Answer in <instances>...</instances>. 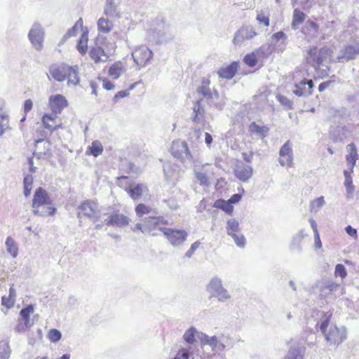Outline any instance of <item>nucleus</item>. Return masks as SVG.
I'll return each instance as SVG.
<instances>
[{
  "label": "nucleus",
  "instance_id": "45",
  "mask_svg": "<svg viewBox=\"0 0 359 359\" xmlns=\"http://www.w3.org/2000/svg\"><path fill=\"white\" fill-rule=\"evenodd\" d=\"M43 143L44 144V151H34V156H36L38 158H41L43 156L46 154V151L49 150L50 143L48 141H46L44 138H41L35 141V147L36 149H38L39 144Z\"/></svg>",
  "mask_w": 359,
  "mask_h": 359
},
{
  "label": "nucleus",
  "instance_id": "30",
  "mask_svg": "<svg viewBox=\"0 0 359 359\" xmlns=\"http://www.w3.org/2000/svg\"><path fill=\"white\" fill-rule=\"evenodd\" d=\"M201 333L202 332L198 331L194 327H191L184 332L183 339L187 343L193 344L198 339V334Z\"/></svg>",
  "mask_w": 359,
  "mask_h": 359
},
{
  "label": "nucleus",
  "instance_id": "51",
  "mask_svg": "<svg viewBox=\"0 0 359 359\" xmlns=\"http://www.w3.org/2000/svg\"><path fill=\"white\" fill-rule=\"evenodd\" d=\"M229 236L231 237H232V238L233 239L234 242L236 243V244L238 247L243 248V247L245 246V238L244 236L242 233H241L239 232V233H233V234H231Z\"/></svg>",
  "mask_w": 359,
  "mask_h": 359
},
{
  "label": "nucleus",
  "instance_id": "33",
  "mask_svg": "<svg viewBox=\"0 0 359 359\" xmlns=\"http://www.w3.org/2000/svg\"><path fill=\"white\" fill-rule=\"evenodd\" d=\"M305 18V13L301 11L298 8H294L292 15V28L294 30L297 29L298 26L304 21Z\"/></svg>",
  "mask_w": 359,
  "mask_h": 359
},
{
  "label": "nucleus",
  "instance_id": "5",
  "mask_svg": "<svg viewBox=\"0 0 359 359\" xmlns=\"http://www.w3.org/2000/svg\"><path fill=\"white\" fill-rule=\"evenodd\" d=\"M207 290L210 294V298L217 297L219 302H225L231 298L228 291L223 287L222 280L218 277H213L208 285Z\"/></svg>",
  "mask_w": 359,
  "mask_h": 359
},
{
  "label": "nucleus",
  "instance_id": "4",
  "mask_svg": "<svg viewBox=\"0 0 359 359\" xmlns=\"http://www.w3.org/2000/svg\"><path fill=\"white\" fill-rule=\"evenodd\" d=\"M158 230L163 233L169 243L175 248L182 245L188 237V233L184 229L159 226Z\"/></svg>",
  "mask_w": 359,
  "mask_h": 359
},
{
  "label": "nucleus",
  "instance_id": "22",
  "mask_svg": "<svg viewBox=\"0 0 359 359\" xmlns=\"http://www.w3.org/2000/svg\"><path fill=\"white\" fill-rule=\"evenodd\" d=\"M210 80L203 78L202 80V83L200 87L198 88V93L203 95V96L207 100H210L213 97V95L217 99L219 97V93L217 90H215L214 94H212L211 89L209 87Z\"/></svg>",
  "mask_w": 359,
  "mask_h": 359
},
{
  "label": "nucleus",
  "instance_id": "47",
  "mask_svg": "<svg viewBox=\"0 0 359 359\" xmlns=\"http://www.w3.org/2000/svg\"><path fill=\"white\" fill-rule=\"evenodd\" d=\"M162 203L166 204L172 210H177L180 208L179 201L175 197L164 198L162 200Z\"/></svg>",
  "mask_w": 359,
  "mask_h": 359
},
{
  "label": "nucleus",
  "instance_id": "3",
  "mask_svg": "<svg viewBox=\"0 0 359 359\" xmlns=\"http://www.w3.org/2000/svg\"><path fill=\"white\" fill-rule=\"evenodd\" d=\"M332 50L327 47H323L319 50L316 47H312L307 51L306 62L315 68H318L323 65L331 56Z\"/></svg>",
  "mask_w": 359,
  "mask_h": 359
},
{
  "label": "nucleus",
  "instance_id": "6",
  "mask_svg": "<svg viewBox=\"0 0 359 359\" xmlns=\"http://www.w3.org/2000/svg\"><path fill=\"white\" fill-rule=\"evenodd\" d=\"M28 39L32 46L38 51L41 50L43 47L45 31L42 25L35 22L28 33Z\"/></svg>",
  "mask_w": 359,
  "mask_h": 359
},
{
  "label": "nucleus",
  "instance_id": "39",
  "mask_svg": "<svg viewBox=\"0 0 359 359\" xmlns=\"http://www.w3.org/2000/svg\"><path fill=\"white\" fill-rule=\"evenodd\" d=\"M249 129L251 133L260 135L263 137L266 135L269 130V128L267 126H259L256 124L255 122H252L250 124Z\"/></svg>",
  "mask_w": 359,
  "mask_h": 359
},
{
  "label": "nucleus",
  "instance_id": "52",
  "mask_svg": "<svg viewBox=\"0 0 359 359\" xmlns=\"http://www.w3.org/2000/svg\"><path fill=\"white\" fill-rule=\"evenodd\" d=\"M32 313H34V306L29 304L21 309L20 311V315L22 318V320H25V319L29 318V316Z\"/></svg>",
  "mask_w": 359,
  "mask_h": 359
},
{
  "label": "nucleus",
  "instance_id": "55",
  "mask_svg": "<svg viewBox=\"0 0 359 359\" xmlns=\"http://www.w3.org/2000/svg\"><path fill=\"white\" fill-rule=\"evenodd\" d=\"M62 337L61 332L56 329H51L48 332V338L52 342L58 341Z\"/></svg>",
  "mask_w": 359,
  "mask_h": 359
},
{
  "label": "nucleus",
  "instance_id": "10",
  "mask_svg": "<svg viewBox=\"0 0 359 359\" xmlns=\"http://www.w3.org/2000/svg\"><path fill=\"white\" fill-rule=\"evenodd\" d=\"M269 54V46H262L259 48L247 54L243 58V62L248 66L254 67L257 64L258 60L260 58L267 57Z\"/></svg>",
  "mask_w": 359,
  "mask_h": 359
},
{
  "label": "nucleus",
  "instance_id": "24",
  "mask_svg": "<svg viewBox=\"0 0 359 359\" xmlns=\"http://www.w3.org/2000/svg\"><path fill=\"white\" fill-rule=\"evenodd\" d=\"M89 55L95 63L106 62L109 57L104 49L100 46L92 47L90 50Z\"/></svg>",
  "mask_w": 359,
  "mask_h": 359
},
{
  "label": "nucleus",
  "instance_id": "49",
  "mask_svg": "<svg viewBox=\"0 0 359 359\" xmlns=\"http://www.w3.org/2000/svg\"><path fill=\"white\" fill-rule=\"evenodd\" d=\"M133 231H136L137 230L141 231L143 233H149L151 231V227L150 226L148 219L144 222V224L137 223L135 225L133 228H132Z\"/></svg>",
  "mask_w": 359,
  "mask_h": 359
},
{
  "label": "nucleus",
  "instance_id": "40",
  "mask_svg": "<svg viewBox=\"0 0 359 359\" xmlns=\"http://www.w3.org/2000/svg\"><path fill=\"white\" fill-rule=\"evenodd\" d=\"M151 230L158 229L161 225H168L169 224L167 219H165L163 217H150L148 218Z\"/></svg>",
  "mask_w": 359,
  "mask_h": 359
},
{
  "label": "nucleus",
  "instance_id": "16",
  "mask_svg": "<svg viewBox=\"0 0 359 359\" xmlns=\"http://www.w3.org/2000/svg\"><path fill=\"white\" fill-rule=\"evenodd\" d=\"M78 209L80 210L78 217L82 214L84 217L93 219L97 211V204L93 201L86 200L79 206Z\"/></svg>",
  "mask_w": 359,
  "mask_h": 359
},
{
  "label": "nucleus",
  "instance_id": "48",
  "mask_svg": "<svg viewBox=\"0 0 359 359\" xmlns=\"http://www.w3.org/2000/svg\"><path fill=\"white\" fill-rule=\"evenodd\" d=\"M344 186L346 189V197L348 198H351L355 190V187L353 184L351 177H346V179H345L344 181Z\"/></svg>",
  "mask_w": 359,
  "mask_h": 359
},
{
  "label": "nucleus",
  "instance_id": "53",
  "mask_svg": "<svg viewBox=\"0 0 359 359\" xmlns=\"http://www.w3.org/2000/svg\"><path fill=\"white\" fill-rule=\"evenodd\" d=\"M277 100L278 102L284 106L287 109H292L293 103L292 102L288 99L287 97L282 95H278L276 96Z\"/></svg>",
  "mask_w": 359,
  "mask_h": 359
},
{
  "label": "nucleus",
  "instance_id": "14",
  "mask_svg": "<svg viewBox=\"0 0 359 359\" xmlns=\"http://www.w3.org/2000/svg\"><path fill=\"white\" fill-rule=\"evenodd\" d=\"M279 163L282 166L291 167L293 161V154L292 149V144L287 140L280 149L279 151Z\"/></svg>",
  "mask_w": 359,
  "mask_h": 359
},
{
  "label": "nucleus",
  "instance_id": "18",
  "mask_svg": "<svg viewBox=\"0 0 359 359\" xmlns=\"http://www.w3.org/2000/svg\"><path fill=\"white\" fill-rule=\"evenodd\" d=\"M130 219L123 214L114 213L104 219L107 226L123 227L129 224Z\"/></svg>",
  "mask_w": 359,
  "mask_h": 359
},
{
  "label": "nucleus",
  "instance_id": "32",
  "mask_svg": "<svg viewBox=\"0 0 359 359\" xmlns=\"http://www.w3.org/2000/svg\"><path fill=\"white\" fill-rule=\"evenodd\" d=\"M306 236L304 230L299 231L294 237L291 243V249L297 252H302L301 242Z\"/></svg>",
  "mask_w": 359,
  "mask_h": 359
},
{
  "label": "nucleus",
  "instance_id": "20",
  "mask_svg": "<svg viewBox=\"0 0 359 359\" xmlns=\"http://www.w3.org/2000/svg\"><path fill=\"white\" fill-rule=\"evenodd\" d=\"M238 67V62L233 61L229 65L219 68L217 71V74L222 79H231L236 75Z\"/></svg>",
  "mask_w": 359,
  "mask_h": 359
},
{
  "label": "nucleus",
  "instance_id": "57",
  "mask_svg": "<svg viewBox=\"0 0 359 359\" xmlns=\"http://www.w3.org/2000/svg\"><path fill=\"white\" fill-rule=\"evenodd\" d=\"M201 100H198L194 102L193 106V114H205V109L201 104Z\"/></svg>",
  "mask_w": 359,
  "mask_h": 359
},
{
  "label": "nucleus",
  "instance_id": "63",
  "mask_svg": "<svg viewBox=\"0 0 359 359\" xmlns=\"http://www.w3.org/2000/svg\"><path fill=\"white\" fill-rule=\"evenodd\" d=\"M1 304L3 306H6L7 309H11L14 306L15 299L11 297H6V296L2 297Z\"/></svg>",
  "mask_w": 359,
  "mask_h": 359
},
{
  "label": "nucleus",
  "instance_id": "8",
  "mask_svg": "<svg viewBox=\"0 0 359 359\" xmlns=\"http://www.w3.org/2000/svg\"><path fill=\"white\" fill-rule=\"evenodd\" d=\"M323 335L330 345H339L346 339V330L339 329L336 325H331L329 331Z\"/></svg>",
  "mask_w": 359,
  "mask_h": 359
},
{
  "label": "nucleus",
  "instance_id": "43",
  "mask_svg": "<svg viewBox=\"0 0 359 359\" xmlns=\"http://www.w3.org/2000/svg\"><path fill=\"white\" fill-rule=\"evenodd\" d=\"M87 42L88 34L87 33H83L76 45V48L81 55H84L87 52Z\"/></svg>",
  "mask_w": 359,
  "mask_h": 359
},
{
  "label": "nucleus",
  "instance_id": "38",
  "mask_svg": "<svg viewBox=\"0 0 359 359\" xmlns=\"http://www.w3.org/2000/svg\"><path fill=\"white\" fill-rule=\"evenodd\" d=\"M240 224L238 221L234 218L229 219L226 222V232L228 235L239 233Z\"/></svg>",
  "mask_w": 359,
  "mask_h": 359
},
{
  "label": "nucleus",
  "instance_id": "15",
  "mask_svg": "<svg viewBox=\"0 0 359 359\" xmlns=\"http://www.w3.org/2000/svg\"><path fill=\"white\" fill-rule=\"evenodd\" d=\"M313 82L311 79H303L299 82H295L293 93L298 97H306L312 93Z\"/></svg>",
  "mask_w": 359,
  "mask_h": 359
},
{
  "label": "nucleus",
  "instance_id": "64",
  "mask_svg": "<svg viewBox=\"0 0 359 359\" xmlns=\"http://www.w3.org/2000/svg\"><path fill=\"white\" fill-rule=\"evenodd\" d=\"M190 353L187 349L182 348L178 351L175 359H189Z\"/></svg>",
  "mask_w": 359,
  "mask_h": 359
},
{
  "label": "nucleus",
  "instance_id": "62",
  "mask_svg": "<svg viewBox=\"0 0 359 359\" xmlns=\"http://www.w3.org/2000/svg\"><path fill=\"white\" fill-rule=\"evenodd\" d=\"M201 245V242L198 241H196L194 242L190 247V248L186 252L185 257H191L194 252L198 248V247Z\"/></svg>",
  "mask_w": 359,
  "mask_h": 359
},
{
  "label": "nucleus",
  "instance_id": "27",
  "mask_svg": "<svg viewBox=\"0 0 359 359\" xmlns=\"http://www.w3.org/2000/svg\"><path fill=\"white\" fill-rule=\"evenodd\" d=\"M349 148V154L346 155V160L347 164L350 167L351 172H353V168L355 165V162L358 158L356 147L353 143H351L347 146Z\"/></svg>",
  "mask_w": 359,
  "mask_h": 359
},
{
  "label": "nucleus",
  "instance_id": "29",
  "mask_svg": "<svg viewBox=\"0 0 359 359\" xmlns=\"http://www.w3.org/2000/svg\"><path fill=\"white\" fill-rule=\"evenodd\" d=\"M104 13L110 18H118L121 17L119 12L117 11L116 5L114 0H107L106 5L104 9Z\"/></svg>",
  "mask_w": 359,
  "mask_h": 359
},
{
  "label": "nucleus",
  "instance_id": "37",
  "mask_svg": "<svg viewBox=\"0 0 359 359\" xmlns=\"http://www.w3.org/2000/svg\"><path fill=\"white\" fill-rule=\"evenodd\" d=\"M123 72V64L121 62H114L109 69V74L113 79H118Z\"/></svg>",
  "mask_w": 359,
  "mask_h": 359
},
{
  "label": "nucleus",
  "instance_id": "1",
  "mask_svg": "<svg viewBox=\"0 0 359 359\" xmlns=\"http://www.w3.org/2000/svg\"><path fill=\"white\" fill-rule=\"evenodd\" d=\"M32 207L33 214L39 217L54 215L57 211L50 194L42 187H38L35 190Z\"/></svg>",
  "mask_w": 359,
  "mask_h": 359
},
{
  "label": "nucleus",
  "instance_id": "61",
  "mask_svg": "<svg viewBox=\"0 0 359 359\" xmlns=\"http://www.w3.org/2000/svg\"><path fill=\"white\" fill-rule=\"evenodd\" d=\"M191 119L195 125H204L205 114H193Z\"/></svg>",
  "mask_w": 359,
  "mask_h": 359
},
{
  "label": "nucleus",
  "instance_id": "21",
  "mask_svg": "<svg viewBox=\"0 0 359 359\" xmlns=\"http://www.w3.org/2000/svg\"><path fill=\"white\" fill-rule=\"evenodd\" d=\"M305 352V347L294 343L292 344L283 359H303Z\"/></svg>",
  "mask_w": 359,
  "mask_h": 359
},
{
  "label": "nucleus",
  "instance_id": "13",
  "mask_svg": "<svg viewBox=\"0 0 359 359\" xmlns=\"http://www.w3.org/2000/svg\"><path fill=\"white\" fill-rule=\"evenodd\" d=\"M69 69V65L65 63L60 65L53 64L49 67V74L54 80L62 82L67 79V74Z\"/></svg>",
  "mask_w": 359,
  "mask_h": 359
},
{
  "label": "nucleus",
  "instance_id": "36",
  "mask_svg": "<svg viewBox=\"0 0 359 359\" xmlns=\"http://www.w3.org/2000/svg\"><path fill=\"white\" fill-rule=\"evenodd\" d=\"M214 207L222 210L228 215L232 214L233 210V207L229 201L223 199L217 200L214 203Z\"/></svg>",
  "mask_w": 359,
  "mask_h": 359
},
{
  "label": "nucleus",
  "instance_id": "23",
  "mask_svg": "<svg viewBox=\"0 0 359 359\" xmlns=\"http://www.w3.org/2000/svg\"><path fill=\"white\" fill-rule=\"evenodd\" d=\"M235 175L240 180L246 182L252 175V168L250 165L242 164L237 166V168L235 170Z\"/></svg>",
  "mask_w": 359,
  "mask_h": 359
},
{
  "label": "nucleus",
  "instance_id": "7",
  "mask_svg": "<svg viewBox=\"0 0 359 359\" xmlns=\"http://www.w3.org/2000/svg\"><path fill=\"white\" fill-rule=\"evenodd\" d=\"M132 56L137 65L143 67L150 62L153 53L148 47L142 46L133 51Z\"/></svg>",
  "mask_w": 359,
  "mask_h": 359
},
{
  "label": "nucleus",
  "instance_id": "35",
  "mask_svg": "<svg viewBox=\"0 0 359 359\" xmlns=\"http://www.w3.org/2000/svg\"><path fill=\"white\" fill-rule=\"evenodd\" d=\"M7 252L14 258L18 255V247L15 240L11 236L7 237L6 241Z\"/></svg>",
  "mask_w": 359,
  "mask_h": 359
},
{
  "label": "nucleus",
  "instance_id": "59",
  "mask_svg": "<svg viewBox=\"0 0 359 359\" xmlns=\"http://www.w3.org/2000/svg\"><path fill=\"white\" fill-rule=\"evenodd\" d=\"M196 177L197 180L199 182L201 185H207L208 183V180L207 175L204 172H196L195 173Z\"/></svg>",
  "mask_w": 359,
  "mask_h": 359
},
{
  "label": "nucleus",
  "instance_id": "19",
  "mask_svg": "<svg viewBox=\"0 0 359 359\" xmlns=\"http://www.w3.org/2000/svg\"><path fill=\"white\" fill-rule=\"evenodd\" d=\"M302 32L308 41L317 39L319 34V25L314 21L308 20L302 27Z\"/></svg>",
  "mask_w": 359,
  "mask_h": 359
},
{
  "label": "nucleus",
  "instance_id": "17",
  "mask_svg": "<svg viewBox=\"0 0 359 359\" xmlns=\"http://www.w3.org/2000/svg\"><path fill=\"white\" fill-rule=\"evenodd\" d=\"M287 39V35L283 31L273 34L271 36L270 44L268 45L269 46V53H271V46H274L278 51H283L285 48Z\"/></svg>",
  "mask_w": 359,
  "mask_h": 359
},
{
  "label": "nucleus",
  "instance_id": "56",
  "mask_svg": "<svg viewBox=\"0 0 359 359\" xmlns=\"http://www.w3.org/2000/svg\"><path fill=\"white\" fill-rule=\"evenodd\" d=\"M334 275L336 276H339L341 278H346L347 276V271L345 266L341 264H337L335 266Z\"/></svg>",
  "mask_w": 359,
  "mask_h": 359
},
{
  "label": "nucleus",
  "instance_id": "2",
  "mask_svg": "<svg viewBox=\"0 0 359 359\" xmlns=\"http://www.w3.org/2000/svg\"><path fill=\"white\" fill-rule=\"evenodd\" d=\"M48 104L52 114H45L42 117V123L44 127L50 131V133L59 128V125H50L49 121H55L57 115L67 107L68 102L65 96L60 94L53 95L49 97Z\"/></svg>",
  "mask_w": 359,
  "mask_h": 359
},
{
  "label": "nucleus",
  "instance_id": "42",
  "mask_svg": "<svg viewBox=\"0 0 359 359\" xmlns=\"http://www.w3.org/2000/svg\"><path fill=\"white\" fill-rule=\"evenodd\" d=\"M174 167H175V165L170 163H166L163 165L165 177L168 181L172 182L176 180Z\"/></svg>",
  "mask_w": 359,
  "mask_h": 359
},
{
  "label": "nucleus",
  "instance_id": "60",
  "mask_svg": "<svg viewBox=\"0 0 359 359\" xmlns=\"http://www.w3.org/2000/svg\"><path fill=\"white\" fill-rule=\"evenodd\" d=\"M126 171L128 173H135L138 174L141 172V170L139 167L136 166L134 163L129 162L126 165Z\"/></svg>",
  "mask_w": 359,
  "mask_h": 359
},
{
  "label": "nucleus",
  "instance_id": "9",
  "mask_svg": "<svg viewBox=\"0 0 359 359\" xmlns=\"http://www.w3.org/2000/svg\"><path fill=\"white\" fill-rule=\"evenodd\" d=\"M359 55V43L348 44L341 48L337 55L339 62L344 63L354 60Z\"/></svg>",
  "mask_w": 359,
  "mask_h": 359
},
{
  "label": "nucleus",
  "instance_id": "12",
  "mask_svg": "<svg viewBox=\"0 0 359 359\" xmlns=\"http://www.w3.org/2000/svg\"><path fill=\"white\" fill-rule=\"evenodd\" d=\"M257 35L255 29L250 26H243L236 32L233 42L235 45H241L245 40H250Z\"/></svg>",
  "mask_w": 359,
  "mask_h": 359
},
{
  "label": "nucleus",
  "instance_id": "54",
  "mask_svg": "<svg viewBox=\"0 0 359 359\" xmlns=\"http://www.w3.org/2000/svg\"><path fill=\"white\" fill-rule=\"evenodd\" d=\"M135 212L137 216L142 217L144 214L149 213L151 212V208L144 203H140L136 206Z\"/></svg>",
  "mask_w": 359,
  "mask_h": 359
},
{
  "label": "nucleus",
  "instance_id": "28",
  "mask_svg": "<svg viewBox=\"0 0 359 359\" xmlns=\"http://www.w3.org/2000/svg\"><path fill=\"white\" fill-rule=\"evenodd\" d=\"M198 340L201 341L202 346L209 345L212 350H215L219 344L218 339L215 336L209 337L203 332L198 334Z\"/></svg>",
  "mask_w": 359,
  "mask_h": 359
},
{
  "label": "nucleus",
  "instance_id": "41",
  "mask_svg": "<svg viewBox=\"0 0 359 359\" xmlns=\"http://www.w3.org/2000/svg\"><path fill=\"white\" fill-rule=\"evenodd\" d=\"M321 316V323L319 325V329L320 332L325 334L327 332V327L330 325L332 313L322 312Z\"/></svg>",
  "mask_w": 359,
  "mask_h": 359
},
{
  "label": "nucleus",
  "instance_id": "50",
  "mask_svg": "<svg viewBox=\"0 0 359 359\" xmlns=\"http://www.w3.org/2000/svg\"><path fill=\"white\" fill-rule=\"evenodd\" d=\"M291 3L293 7L296 5H299L303 10L308 12L311 8V0H291Z\"/></svg>",
  "mask_w": 359,
  "mask_h": 359
},
{
  "label": "nucleus",
  "instance_id": "31",
  "mask_svg": "<svg viewBox=\"0 0 359 359\" xmlns=\"http://www.w3.org/2000/svg\"><path fill=\"white\" fill-rule=\"evenodd\" d=\"M67 79L68 85L76 86L79 83V68L76 65L69 66V69L67 74Z\"/></svg>",
  "mask_w": 359,
  "mask_h": 359
},
{
  "label": "nucleus",
  "instance_id": "46",
  "mask_svg": "<svg viewBox=\"0 0 359 359\" xmlns=\"http://www.w3.org/2000/svg\"><path fill=\"white\" fill-rule=\"evenodd\" d=\"M11 352L8 342L6 340L0 341V359H8Z\"/></svg>",
  "mask_w": 359,
  "mask_h": 359
},
{
  "label": "nucleus",
  "instance_id": "58",
  "mask_svg": "<svg viewBox=\"0 0 359 359\" xmlns=\"http://www.w3.org/2000/svg\"><path fill=\"white\" fill-rule=\"evenodd\" d=\"M256 19L260 25H263L264 27H269L270 25L269 17L268 15H265L263 13H258Z\"/></svg>",
  "mask_w": 359,
  "mask_h": 359
},
{
  "label": "nucleus",
  "instance_id": "11",
  "mask_svg": "<svg viewBox=\"0 0 359 359\" xmlns=\"http://www.w3.org/2000/svg\"><path fill=\"white\" fill-rule=\"evenodd\" d=\"M170 151L173 156L182 160L191 157L187 144L183 140L173 141Z\"/></svg>",
  "mask_w": 359,
  "mask_h": 359
},
{
  "label": "nucleus",
  "instance_id": "26",
  "mask_svg": "<svg viewBox=\"0 0 359 359\" xmlns=\"http://www.w3.org/2000/svg\"><path fill=\"white\" fill-rule=\"evenodd\" d=\"M144 189L146 187L142 184H130L126 188V191L132 198L135 200L142 196Z\"/></svg>",
  "mask_w": 359,
  "mask_h": 359
},
{
  "label": "nucleus",
  "instance_id": "25",
  "mask_svg": "<svg viewBox=\"0 0 359 359\" xmlns=\"http://www.w3.org/2000/svg\"><path fill=\"white\" fill-rule=\"evenodd\" d=\"M341 287L340 284L333 281H325L320 286V292L322 296H327L336 292Z\"/></svg>",
  "mask_w": 359,
  "mask_h": 359
},
{
  "label": "nucleus",
  "instance_id": "34",
  "mask_svg": "<svg viewBox=\"0 0 359 359\" xmlns=\"http://www.w3.org/2000/svg\"><path fill=\"white\" fill-rule=\"evenodd\" d=\"M113 22L107 18H100L97 21V29L100 32L109 33L113 28Z\"/></svg>",
  "mask_w": 359,
  "mask_h": 359
},
{
  "label": "nucleus",
  "instance_id": "44",
  "mask_svg": "<svg viewBox=\"0 0 359 359\" xmlns=\"http://www.w3.org/2000/svg\"><path fill=\"white\" fill-rule=\"evenodd\" d=\"M88 150L89 151L90 154L97 157L102 154L103 151V147L99 141L95 140L92 142L91 146L88 147Z\"/></svg>",
  "mask_w": 359,
  "mask_h": 359
}]
</instances>
